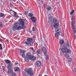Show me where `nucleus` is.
Listing matches in <instances>:
<instances>
[{"mask_svg": "<svg viewBox=\"0 0 76 76\" xmlns=\"http://www.w3.org/2000/svg\"><path fill=\"white\" fill-rule=\"evenodd\" d=\"M74 19H75V16H72L71 18V24L72 28L74 30V33L76 34V26H75V23H74V22H73Z\"/></svg>", "mask_w": 76, "mask_h": 76, "instance_id": "obj_1", "label": "nucleus"}, {"mask_svg": "<svg viewBox=\"0 0 76 76\" xmlns=\"http://www.w3.org/2000/svg\"><path fill=\"white\" fill-rule=\"evenodd\" d=\"M25 21H26V22L27 21L26 20L20 19L19 20V21L20 23H19L18 22L15 23H14V25L15 26H16V27L19 26V25H21L22 26H23V25H24V22H25Z\"/></svg>", "mask_w": 76, "mask_h": 76, "instance_id": "obj_2", "label": "nucleus"}, {"mask_svg": "<svg viewBox=\"0 0 76 76\" xmlns=\"http://www.w3.org/2000/svg\"><path fill=\"white\" fill-rule=\"evenodd\" d=\"M53 23L54 24H51V27L52 28H57L59 26V23H57V20L56 19H53Z\"/></svg>", "mask_w": 76, "mask_h": 76, "instance_id": "obj_3", "label": "nucleus"}, {"mask_svg": "<svg viewBox=\"0 0 76 76\" xmlns=\"http://www.w3.org/2000/svg\"><path fill=\"white\" fill-rule=\"evenodd\" d=\"M5 61L6 64H9L7 66V69H11L13 67V64L11 63V61L8 60H6Z\"/></svg>", "mask_w": 76, "mask_h": 76, "instance_id": "obj_4", "label": "nucleus"}, {"mask_svg": "<svg viewBox=\"0 0 76 76\" xmlns=\"http://www.w3.org/2000/svg\"><path fill=\"white\" fill-rule=\"evenodd\" d=\"M27 42H25V44L28 45H31V42L32 41V39L31 38H28L26 39Z\"/></svg>", "mask_w": 76, "mask_h": 76, "instance_id": "obj_5", "label": "nucleus"}, {"mask_svg": "<svg viewBox=\"0 0 76 76\" xmlns=\"http://www.w3.org/2000/svg\"><path fill=\"white\" fill-rule=\"evenodd\" d=\"M26 56L27 57L25 58V60L26 61L28 62L29 59L30 57H32V55H31V53H26Z\"/></svg>", "mask_w": 76, "mask_h": 76, "instance_id": "obj_6", "label": "nucleus"}, {"mask_svg": "<svg viewBox=\"0 0 76 76\" xmlns=\"http://www.w3.org/2000/svg\"><path fill=\"white\" fill-rule=\"evenodd\" d=\"M61 51L65 53H70L71 54V50L66 48H63L61 49Z\"/></svg>", "mask_w": 76, "mask_h": 76, "instance_id": "obj_7", "label": "nucleus"}, {"mask_svg": "<svg viewBox=\"0 0 76 76\" xmlns=\"http://www.w3.org/2000/svg\"><path fill=\"white\" fill-rule=\"evenodd\" d=\"M29 70H28L26 72V73L27 75L26 76H32L33 75V72H32L31 70H32V68H30L29 69Z\"/></svg>", "mask_w": 76, "mask_h": 76, "instance_id": "obj_8", "label": "nucleus"}, {"mask_svg": "<svg viewBox=\"0 0 76 76\" xmlns=\"http://www.w3.org/2000/svg\"><path fill=\"white\" fill-rule=\"evenodd\" d=\"M42 51L44 54H46L47 53V49L45 47H43L42 48Z\"/></svg>", "mask_w": 76, "mask_h": 76, "instance_id": "obj_9", "label": "nucleus"}, {"mask_svg": "<svg viewBox=\"0 0 76 76\" xmlns=\"http://www.w3.org/2000/svg\"><path fill=\"white\" fill-rule=\"evenodd\" d=\"M31 20L33 22H34V23H35L36 22V20H37V18H35V17H31Z\"/></svg>", "mask_w": 76, "mask_h": 76, "instance_id": "obj_10", "label": "nucleus"}, {"mask_svg": "<svg viewBox=\"0 0 76 76\" xmlns=\"http://www.w3.org/2000/svg\"><path fill=\"white\" fill-rule=\"evenodd\" d=\"M36 64L37 67H40L41 66V62L40 61H37Z\"/></svg>", "mask_w": 76, "mask_h": 76, "instance_id": "obj_11", "label": "nucleus"}, {"mask_svg": "<svg viewBox=\"0 0 76 76\" xmlns=\"http://www.w3.org/2000/svg\"><path fill=\"white\" fill-rule=\"evenodd\" d=\"M28 59H29L31 61H34V60L36 59V58L35 57H33L32 55V56H31L30 58H29Z\"/></svg>", "mask_w": 76, "mask_h": 76, "instance_id": "obj_12", "label": "nucleus"}, {"mask_svg": "<svg viewBox=\"0 0 76 76\" xmlns=\"http://www.w3.org/2000/svg\"><path fill=\"white\" fill-rule=\"evenodd\" d=\"M64 46L65 48H69V47H70L69 45V43L68 42H67V44L64 45Z\"/></svg>", "mask_w": 76, "mask_h": 76, "instance_id": "obj_13", "label": "nucleus"}, {"mask_svg": "<svg viewBox=\"0 0 76 76\" xmlns=\"http://www.w3.org/2000/svg\"><path fill=\"white\" fill-rule=\"evenodd\" d=\"M46 10L48 11H49V10H51V7L49 6H46Z\"/></svg>", "mask_w": 76, "mask_h": 76, "instance_id": "obj_14", "label": "nucleus"}, {"mask_svg": "<svg viewBox=\"0 0 76 76\" xmlns=\"http://www.w3.org/2000/svg\"><path fill=\"white\" fill-rule=\"evenodd\" d=\"M60 33L59 32L55 34L56 38H58V36H60Z\"/></svg>", "mask_w": 76, "mask_h": 76, "instance_id": "obj_15", "label": "nucleus"}, {"mask_svg": "<svg viewBox=\"0 0 76 76\" xmlns=\"http://www.w3.org/2000/svg\"><path fill=\"white\" fill-rule=\"evenodd\" d=\"M14 69L15 71H16V72H18V71H19V69L18 67H14Z\"/></svg>", "mask_w": 76, "mask_h": 76, "instance_id": "obj_16", "label": "nucleus"}, {"mask_svg": "<svg viewBox=\"0 0 76 76\" xmlns=\"http://www.w3.org/2000/svg\"><path fill=\"white\" fill-rule=\"evenodd\" d=\"M8 71V74H10V73H12V69H10Z\"/></svg>", "mask_w": 76, "mask_h": 76, "instance_id": "obj_17", "label": "nucleus"}, {"mask_svg": "<svg viewBox=\"0 0 76 76\" xmlns=\"http://www.w3.org/2000/svg\"><path fill=\"white\" fill-rule=\"evenodd\" d=\"M59 43L61 45H63V44H64V40H61L60 41Z\"/></svg>", "mask_w": 76, "mask_h": 76, "instance_id": "obj_18", "label": "nucleus"}, {"mask_svg": "<svg viewBox=\"0 0 76 76\" xmlns=\"http://www.w3.org/2000/svg\"><path fill=\"white\" fill-rule=\"evenodd\" d=\"M36 53L37 54H40V49H39L36 51Z\"/></svg>", "mask_w": 76, "mask_h": 76, "instance_id": "obj_19", "label": "nucleus"}, {"mask_svg": "<svg viewBox=\"0 0 76 76\" xmlns=\"http://www.w3.org/2000/svg\"><path fill=\"white\" fill-rule=\"evenodd\" d=\"M53 19H54V18L53 17L50 16L49 18V19L50 21H52V20H53Z\"/></svg>", "mask_w": 76, "mask_h": 76, "instance_id": "obj_20", "label": "nucleus"}, {"mask_svg": "<svg viewBox=\"0 0 76 76\" xmlns=\"http://www.w3.org/2000/svg\"><path fill=\"white\" fill-rule=\"evenodd\" d=\"M16 28L17 27L15 26H13L12 28V30L14 31H16V30L17 29Z\"/></svg>", "mask_w": 76, "mask_h": 76, "instance_id": "obj_21", "label": "nucleus"}, {"mask_svg": "<svg viewBox=\"0 0 76 76\" xmlns=\"http://www.w3.org/2000/svg\"><path fill=\"white\" fill-rule=\"evenodd\" d=\"M65 56L67 59H69V55H68L66 53L65 54Z\"/></svg>", "mask_w": 76, "mask_h": 76, "instance_id": "obj_22", "label": "nucleus"}, {"mask_svg": "<svg viewBox=\"0 0 76 76\" xmlns=\"http://www.w3.org/2000/svg\"><path fill=\"white\" fill-rule=\"evenodd\" d=\"M28 15L30 17H32L33 16V14L32 13H30L28 14Z\"/></svg>", "mask_w": 76, "mask_h": 76, "instance_id": "obj_23", "label": "nucleus"}, {"mask_svg": "<svg viewBox=\"0 0 76 76\" xmlns=\"http://www.w3.org/2000/svg\"><path fill=\"white\" fill-rule=\"evenodd\" d=\"M21 28H22L21 26H19L17 28V29L18 31H19V30H20L21 29Z\"/></svg>", "mask_w": 76, "mask_h": 76, "instance_id": "obj_24", "label": "nucleus"}, {"mask_svg": "<svg viewBox=\"0 0 76 76\" xmlns=\"http://www.w3.org/2000/svg\"><path fill=\"white\" fill-rule=\"evenodd\" d=\"M20 51L21 53H26V51L22 50H20Z\"/></svg>", "mask_w": 76, "mask_h": 76, "instance_id": "obj_25", "label": "nucleus"}, {"mask_svg": "<svg viewBox=\"0 0 76 76\" xmlns=\"http://www.w3.org/2000/svg\"><path fill=\"white\" fill-rule=\"evenodd\" d=\"M12 76H16V74L15 72H12Z\"/></svg>", "mask_w": 76, "mask_h": 76, "instance_id": "obj_26", "label": "nucleus"}, {"mask_svg": "<svg viewBox=\"0 0 76 76\" xmlns=\"http://www.w3.org/2000/svg\"><path fill=\"white\" fill-rule=\"evenodd\" d=\"M0 50H3V46L1 44H0Z\"/></svg>", "mask_w": 76, "mask_h": 76, "instance_id": "obj_27", "label": "nucleus"}, {"mask_svg": "<svg viewBox=\"0 0 76 76\" xmlns=\"http://www.w3.org/2000/svg\"><path fill=\"white\" fill-rule=\"evenodd\" d=\"M68 61H69V62H72V58H69L68 60Z\"/></svg>", "mask_w": 76, "mask_h": 76, "instance_id": "obj_28", "label": "nucleus"}, {"mask_svg": "<svg viewBox=\"0 0 76 76\" xmlns=\"http://www.w3.org/2000/svg\"><path fill=\"white\" fill-rule=\"evenodd\" d=\"M4 16V14H3V13H1L0 14V16L1 17H3Z\"/></svg>", "mask_w": 76, "mask_h": 76, "instance_id": "obj_29", "label": "nucleus"}, {"mask_svg": "<svg viewBox=\"0 0 76 76\" xmlns=\"http://www.w3.org/2000/svg\"><path fill=\"white\" fill-rule=\"evenodd\" d=\"M30 48L31 49V50H32L33 52H35V50H34V48L31 47V48Z\"/></svg>", "mask_w": 76, "mask_h": 76, "instance_id": "obj_30", "label": "nucleus"}, {"mask_svg": "<svg viewBox=\"0 0 76 76\" xmlns=\"http://www.w3.org/2000/svg\"><path fill=\"white\" fill-rule=\"evenodd\" d=\"M46 60H49V56H48L47 55L46 56Z\"/></svg>", "mask_w": 76, "mask_h": 76, "instance_id": "obj_31", "label": "nucleus"}, {"mask_svg": "<svg viewBox=\"0 0 76 76\" xmlns=\"http://www.w3.org/2000/svg\"><path fill=\"white\" fill-rule=\"evenodd\" d=\"M75 12V11H74V10H73L70 13V15H72V14H73V13L74 12Z\"/></svg>", "mask_w": 76, "mask_h": 76, "instance_id": "obj_32", "label": "nucleus"}, {"mask_svg": "<svg viewBox=\"0 0 76 76\" xmlns=\"http://www.w3.org/2000/svg\"><path fill=\"white\" fill-rule=\"evenodd\" d=\"M58 31H59L58 28H56L55 30V31L56 32H58Z\"/></svg>", "mask_w": 76, "mask_h": 76, "instance_id": "obj_33", "label": "nucleus"}, {"mask_svg": "<svg viewBox=\"0 0 76 76\" xmlns=\"http://www.w3.org/2000/svg\"><path fill=\"white\" fill-rule=\"evenodd\" d=\"M0 42H4V40L3 39H0Z\"/></svg>", "mask_w": 76, "mask_h": 76, "instance_id": "obj_34", "label": "nucleus"}, {"mask_svg": "<svg viewBox=\"0 0 76 76\" xmlns=\"http://www.w3.org/2000/svg\"><path fill=\"white\" fill-rule=\"evenodd\" d=\"M3 25L1 23H0V28H2Z\"/></svg>", "mask_w": 76, "mask_h": 76, "instance_id": "obj_35", "label": "nucleus"}, {"mask_svg": "<svg viewBox=\"0 0 76 76\" xmlns=\"http://www.w3.org/2000/svg\"><path fill=\"white\" fill-rule=\"evenodd\" d=\"M32 30V31H33V32H34V31H35V27H33Z\"/></svg>", "mask_w": 76, "mask_h": 76, "instance_id": "obj_36", "label": "nucleus"}, {"mask_svg": "<svg viewBox=\"0 0 76 76\" xmlns=\"http://www.w3.org/2000/svg\"><path fill=\"white\" fill-rule=\"evenodd\" d=\"M2 69L3 70H5V67H4V66H2Z\"/></svg>", "mask_w": 76, "mask_h": 76, "instance_id": "obj_37", "label": "nucleus"}, {"mask_svg": "<svg viewBox=\"0 0 76 76\" xmlns=\"http://www.w3.org/2000/svg\"><path fill=\"white\" fill-rule=\"evenodd\" d=\"M10 6L11 7H13V5L12 4H10Z\"/></svg>", "mask_w": 76, "mask_h": 76, "instance_id": "obj_38", "label": "nucleus"}, {"mask_svg": "<svg viewBox=\"0 0 76 76\" xmlns=\"http://www.w3.org/2000/svg\"><path fill=\"white\" fill-rule=\"evenodd\" d=\"M22 57H25V54H22Z\"/></svg>", "mask_w": 76, "mask_h": 76, "instance_id": "obj_39", "label": "nucleus"}, {"mask_svg": "<svg viewBox=\"0 0 76 76\" xmlns=\"http://www.w3.org/2000/svg\"><path fill=\"white\" fill-rule=\"evenodd\" d=\"M15 14L14 15V16L15 17V18H16V13L15 12Z\"/></svg>", "mask_w": 76, "mask_h": 76, "instance_id": "obj_40", "label": "nucleus"}, {"mask_svg": "<svg viewBox=\"0 0 76 76\" xmlns=\"http://www.w3.org/2000/svg\"><path fill=\"white\" fill-rule=\"evenodd\" d=\"M22 28H23V29H25V26H23V27H22Z\"/></svg>", "mask_w": 76, "mask_h": 76, "instance_id": "obj_41", "label": "nucleus"}, {"mask_svg": "<svg viewBox=\"0 0 76 76\" xmlns=\"http://www.w3.org/2000/svg\"><path fill=\"white\" fill-rule=\"evenodd\" d=\"M74 70H75V75H76V68H75V69Z\"/></svg>", "mask_w": 76, "mask_h": 76, "instance_id": "obj_42", "label": "nucleus"}, {"mask_svg": "<svg viewBox=\"0 0 76 76\" xmlns=\"http://www.w3.org/2000/svg\"><path fill=\"white\" fill-rule=\"evenodd\" d=\"M15 64H16V65H17V64H18V63L16 62V63H15Z\"/></svg>", "mask_w": 76, "mask_h": 76, "instance_id": "obj_43", "label": "nucleus"}, {"mask_svg": "<svg viewBox=\"0 0 76 76\" xmlns=\"http://www.w3.org/2000/svg\"><path fill=\"white\" fill-rule=\"evenodd\" d=\"M12 11H13V10H10V12H12Z\"/></svg>", "mask_w": 76, "mask_h": 76, "instance_id": "obj_44", "label": "nucleus"}, {"mask_svg": "<svg viewBox=\"0 0 76 76\" xmlns=\"http://www.w3.org/2000/svg\"><path fill=\"white\" fill-rule=\"evenodd\" d=\"M6 41L7 42H9V40H7V39Z\"/></svg>", "mask_w": 76, "mask_h": 76, "instance_id": "obj_45", "label": "nucleus"}, {"mask_svg": "<svg viewBox=\"0 0 76 76\" xmlns=\"http://www.w3.org/2000/svg\"><path fill=\"white\" fill-rule=\"evenodd\" d=\"M37 0V1H40V0Z\"/></svg>", "mask_w": 76, "mask_h": 76, "instance_id": "obj_46", "label": "nucleus"}, {"mask_svg": "<svg viewBox=\"0 0 76 76\" xmlns=\"http://www.w3.org/2000/svg\"><path fill=\"white\" fill-rule=\"evenodd\" d=\"M42 76L41 75H39L38 76Z\"/></svg>", "mask_w": 76, "mask_h": 76, "instance_id": "obj_47", "label": "nucleus"}, {"mask_svg": "<svg viewBox=\"0 0 76 76\" xmlns=\"http://www.w3.org/2000/svg\"><path fill=\"white\" fill-rule=\"evenodd\" d=\"M15 16H16V17H17V15H15Z\"/></svg>", "mask_w": 76, "mask_h": 76, "instance_id": "obj_48", "label": "nucleus"}, {"mask_svg": "<svg viewBox=\"0 0 76 76\" xmlns=\"http://www.w3.org/2000/svg\"><path fill=\"white\" fill-rule=\"evenodd\" d=\"M45 76H47V75H45Z\"/></svg>", "mask_w": 76, "mask_h": 76, "instance_id": "obj_49", "label": "nucleus"}, {"mask_svg": "<svg viewBox=\"0 0 76 76\" xmlns=\"http://www.w3.org/2000/svg\"><path fill=\"white\" fill-rule=\"evenodd\" d=\"M36 44H37V43H36Z\"/></svg>", "mask_w": 76, "mask_h": 76, "instance_id": "obj_50", "label": "nucleus"}]
</instances>
